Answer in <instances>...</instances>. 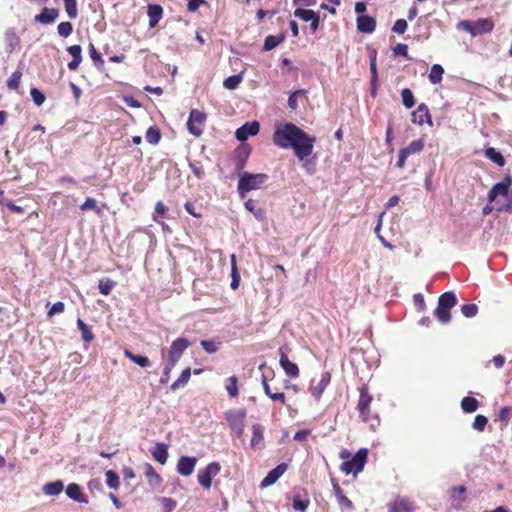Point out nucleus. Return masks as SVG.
Wrapping results in <instances>:
<instances>
[{"mask_svg":"<svg viewBox=\"0 0 512 512\" xmlns=\"http://www.w3.org/2000/svg\"><path fill=\"white\" fill-rule=\"evenodd\" d=\"M221 466L218 462L209 463L203 470H200L197 475L199 484L209 489L212 485V478L219 474Z\"/></svg>","mask_w":512,"mask_h":512,"instance_id":"obj_9","label":"nucleus"},{"mask_svg":"<svg viewBox=\"0 0 512 512\" xmlns=\"http://www.w3.org/2000/svg\"><path fill=\"white\" fill-rule=\"evenodd\" d=\"M272 140L279 148L293 149L297 159L304 161L312 154L316 138L289 122L276 125Z\"/></svg>","mask_w":512,"mask_h":512,"instance_id":"obj_1","label":"nucleus"},{"mask_svg":"<svg viewBox=\"0 0 512 512\" xmlns=\"http://www.w3.org/2000/svg\"><path fill=\"white\" fill-rule=\"evenodd\" d=\"M435 317L442 324H447L451 320V313L449 308L442 307L437 305L435 309Z\"/></svg>","mask_w":512,"mask_h":512,"instance_id":"obj_38","label":"nucleus"},{"mask_svg":"<svg viewBox=\"0 0 512 512\" xmlns=\"http://www.w3.org/2000/svg\"><path fill=\"white\" fill-rule=\"evenodd\" d=\"M30 95L34 104L38 107L41 106L46 99L44 93L35 87L31 88Z\"/></svg>","mask_w":512,"mask_h":512,"instance_id":"obj_50","label":"nucleus"},{"mask_svg":"<svg viewBox=\"0 0 512 512\" xmlns=\"http://www.w3.org/2000/svg\"><path fill=\"white\" fill-rule=\"evenodd\" d=\"M67 52L72 56V60L67 64L71 71H75L82 62V48L80 45H72L67 48Z\"/></svg>","mask_w":512,"mask_h":512,"instance_id":"obj_23","label":"nucleus"},{"mask_svg":"<svg viewBox=\"0 0 512 512\" xmlns=\"http://www.w3.org/2000/svg\"><path fill=\"white\" fill-rule=\"evenodd\" d=\"M309 500L302 499L300 496L296 495L292 500V507L298 511H305L308 508Z\"/></svg>","mask_w":512,"mask_h":512,"instance_id":"obj_51","label":"nucleus"},{"mask_svg":"<svg viewBox=\"0 0 512 512\" xmlns=\"http://www.w3.org/2000/svg\"><path fill=\"white\" fill-rule=\"evenodd\" d=\"M359 400L357 404V409L359 411V416L363 422H368L370 420V405L373 400L372 396L369 394L367 385H363L359 388Z\"/></svg>","mask_w":512,"mask_h":512,"instance_id":"obj_6","label":"nucleus"},{"mask_svg":"<svg viewBox=\"0 0 512 512\" xmlns=\"http://www.w3.org/2000/svg\"><path fill=\"white\" fill-rule=\"evenodd\" d=\"M412 121L419 125H422L425 122L429 125H432L428 107L424 103L420 104L418 108L412 113Z\"/></svg>","mask_w":512,"mask_h":512,"instance_id":"obj_22","label":"nucleus"},{"mask_svg":"<svg viewBox=\"0 0 512 512\" xmlns=\"http://www.w3.org/2000/svg\"><path fill=\"white\" fill-rule=\"evenodd\" d=\"M191 345L187 338L179 337L174 340L168 350L167 360L171 363H177L181 358L183 352Z\"/></svg>","mask_w":512,"mask_h":512,"instance_id":"obj_10","label":"nucleus"},{"mask_svg":"<svg viewBox=\"0 0 512 512\" xmlns=\"http://www.w3.org/2000/svg\"><path fill=\"white\" fill-rule=\"evenodd\" d=\"M147 14L149 17V27L154 28L162 18L163 8L158 4H150L148 5Z\"/></svg>","mask_w":512,"mask_h":512,"instance_id":"obj_25","label":"nucleus"},{"mask_svg":"<svg viewBox=\"0 0 512 512\" xmlns=\"http://www.w3.org/2000/svg\"><path fill=\"white\" fill-rule=\"evenodd\" d=\"M316 13L313 11V10H310V9H304V8H297L295 11H294V15L295 17L305 21V22H309L310 19H312V17L315 15Z\"/></svg>","mask_w":512,"mask_h":512,"instance_id":"obj_48","label":"nucleus"},{"mask_svg":"<svg viewBox=\"0 0 512 512\" xmlns=\"http://www.w3.org/2000/svg\"><path fill=\"white\" fill-rule=\"evenodd\" d=\"M66 13L70 19H74L78 15L76 0H63Z\"/></svg>","mask_w":512,"mask_h":512,"instance_id":"obj_45","label":"nucleus"},{"mask_svg":"<svg viewBox=\"0 0 512 512\" xmlns=\"http://www.w3.org/2000/svg\"><path fill=\"white\" fill-rule=\"evenodd\" d=\"M494 28V23L490 19H478L476 21L462 20L458 22L457 29L469 33L472 37L490 33Z\"/></svg>","mask_w":512,"mask_h":512,"instance_id":"obj_3","label":"nucleus"},{"mask_svg":"<svg viewBox=\"0 0 512 512\" xmlns=\"http://www.w3.org/2000/svg\"><path fill=\"white\" fill-rule=\"evenodd\" d=\"M357 28L362 33L370 34L376 28V21L371 16H358Z\"/></svg>","mask_w":512,"mask_h":512,"instance_id":"obj_24","label":"nucleus"},{"mask_svg":"<svg viewBox=\"0 0 512 512\" xmlns=\"http://www.w3.org/2000/svg\"><path fill=\"white\" fill-rule=\"evenodd\" d=\"M479 405V401L472 396H466L461 400V409L464 413H474Z\"/></svg>","mask_w":512,"mask_h":512,"instance_id":"obj_30","label":"nucleus"},{"mask_svg":"<svg viewBox=\"0 0 512 512\" xmlns=\"http://www.w3.org/2000/svg\"><path fill=\"white\" fill-rule=\"evenodd\" d=\"M288 469L286 463H280L275 468L270 470L260 483L261 488H266L273 485Z\"/></svg>","mask_w":512,"mask_h":512,"instance_id":"obj_13","label":"nucleus"},{"mask_svg":"<svg viewBox=\"0 0 512 512\" xmlns=\"http://www.w3.org/2000/svg\"><path fill=\"white\" fill-rule=\"evenodd\" d=\"M331 381V375L329 372H323L321 374V378L316 384H312L311 386V394L315 397V399L319 400Z\"/></svg>","mask_w":512,"mask_h":512,"instance_id":"obj_21","label":"nucleus"},{"mask_svg":"<svg viewBox=\"0 0 512 512\" xmlns=\"http://www.w3.org/2000/svg\"><path fill=\"white\" fill-rule=\"evenodd\" d=\"M280 359L279 363L287 376L297 378L299 376V368L297 364L290 361L287 354L282 349L279 350Z\"/></svg>","mask_w":512,"mask_h":512,"instance_id":"obj_15","label":"nucleus"},{"mask_svg":"<svg viewBox=\"0 0 512 512\" xmlns=\"http://www.w3.org/2000/svg\"><path fill=\"white\" fill-rule=\"evenodd\" d=\"M401 98H402L403 105L406 108L410 109V108H412L415 105L414 95H413L412 91L409 88H404L401 91Z\"/></svg>","mask_w":512,"mask_h":512,"instance_id":"obj_44","label":"nucleus"},{"mask_svg":"<svg viewBox=\"0 0 512 512\" xmlns=\"http://www.w3.org/2000/svg\"><path fill=\"white\" fill-rule=\"evenodd\" d=\"M251 153V149L248 145H240L233 154V161L235 165V172L240 175V173H244V168L246 166L247 160Z\"/></svg>","mask_w":512,"mask_h":512,"instance_id":"obj_11","label":"nucleus"},{"mask_svg":"<svg viewBox=\"0 0 512 512\" xmlns=\"http://www.w3.org/2000/svg\"><path fill=\"white\" fill-rule=\"evenodd\" d=\"M424 146H425V142L423 139L413 140L411 143H409L408 146H406L405 148H402L399 151V156H398V160L396 162V166L400 169L404 168L407 158L410 155L419 154L424 149Z\"/></svg>","mask_w":512,"mask_h":512,"instance_id":"obj_8","label":"nucleus"},{"mask_svg":"<svg viewBox=\"0 0 512 512\" xmlns=\"http://www.w3.org/2000/svg\"><path fill=\"white\" fill-rule=\"evenodd\" d=\"M246 415L247 412L243 408L238 409L237 411H228L226 413V420L228 421L231 430L238 437H241L244 433Z\"/></svg>","mask_w":512,"mask_h":512,"instance_id":"obj_5","label":"nucleus"},{"mask_svg":"<svg viewBox=\"0 0 512 512\" xmlns=\"http://www.w3.org/2000/svg\"><path fill=\"white\" fill-rule=\"evenodd\" d=\"M59 16V11L55 8L44 7L40 14L36 15L34 21L41 24H52Z\"/></svg>","mask_w":512,"mask_h":512,"instance_id":"obj_20","label":"nucleus"},{"mask_svg":"<svg viewBox=\"0 0 512 512\" xmlns=\"http://www.w3.org/2000/svg\"><path fill=\"white\" fill-rule=\"evenodd\" d=\"M64 490V483L62 480L48 482L42 487V492L47 496H58Z\"/></svg>","mask_w":512,"mask_h":512,"instance_id":"obj_27","label":"nucleus"},{"mask_svg":"<svg viewBox=\"0 0 512 512\" xmlns=\"http://www.w3.org/2000/svg\"><path fill=\"white\" fill-rule=\"evenodd\" d=\"M457 304V297L454 292L448 291L443 293L438 299V305L445 308H453Z\"/></svg>","mask_w":512,"mask_h":512,"instance_id":"obj_31","label":"nucleus"},{"mask_svg":"<svg viewBox=\"0 0 512 512\" xmlns=\"http://www.w3.org/2000/svg\"><path fill=\"white\" fill-rule=\"evenodd\" d=\"M116 286V282L110 278H102L99 281V291L103 295H109L113 288Z\"/></svg>","mask_w":512,"mask_h":512,"instance_id":"obj_40","label":"nucleus"},{"mask_svg":"<svg viewBox=\"0 0 512 512\" xmlns=\"http://www.w3.org/2000/svg\"><path fill=\"white\" fill-rule=\"evenodd\" d=\"M57 31L59 36L67 38L73 32V25L70 22H61L58 24Z\"/></svg>","mask_w":512,"mask_h":512,"instance_id":"obj_49","label":"nucleus"},{"mask_svg":"<svg viewBox=\"0 0 512 512\" xmlns=\"http://www.w3.org/2000/svg\"><path fill=\"white\" fill-rule=\"evenodd\" d=\"M21 76L22 73L20 71L13 72L7 81V87L11 90H16L19 87Z\"/></svg>","mask_w":512,"mask_h":512,"instance_id":"obj_54","label":"nucleus"},{"mask_svg":"<svg viewBox=\"0 0 512 512\" xmlns=\"http://www.w3.org/2000/svg\"><path fill=\"white\" fill-rule=\"evenodd\" d=\"M338 505L342 510H354V505L350 499H348L345 495L340 497L338 500Z\"/></svg>","mask_w":512,"mask_h":512,"instance_id":"obj_64","label":"nucleus"},{"mask_svg":"<svg viewBox=\"0 0 512 512\" xmlns=\"http://www.w3.org/2000/svg\"><path fill=\"white\" fill-rule=\"evenodd\" d=\"M508 194V190L505 189L504 184L496 183L488 192V201L492 203L495 201L497 196L503 195L506 196Z\"/></svg>","mask_w":512,"mask_h":512,"instance_id":"obj_36","label":"nucleus"},{"mask_svg":"<svg viewBox=\"0 0 512 512\" xmlns=\"http://www.w3.org/2000/svg\"><path fill=\"white\" fill-rule=\"evenodd\" d=\"M151 454L158 463L164 465L168 459V446L159 442L151 449Z\"/></svg>","mask_w":512,"mask_h":512,"instance_id":"obj_26","label":"nucleus"},{"mask_svg":"<svg viewBox=\"0 0 512 512\" xmlns=\"http://www.w3.org/2000/svg\"><path fill=\"white\" fill-rule=\"evenodd\" d=\"M105 476H106V484L108 487H110L112 489H117L119 487L120 478H119V475L115 471L108 470V471H106Z\"/></svg>","mask_w":512,"mask_h":512,"instance_id":"obj_43","label":"nucleus"},{"mask_svg":"<svg viewBox=\"0 0 512 512\" xmlns=\"http://www.w3.org/2000/svg\"><path fill=\"white\" fill-rule=\"evenodd\" d=\"M238 176L237 190L242 196L247 192L261 188L268 180V175L264 173L244 172Z\"/></svg>","mask_w":512,"mask_h":512,"instance_id":"obj_2","label":"nucleus"},{"mask_svg":"<svg viewBox=\"0 0 512 512\" xmlns=\"http://www.w3.org/2000/svg\"><path fill=\"white\" fill-rule=\"evenodd\" d=\"M461 312L466 318H473L478 313V306L476 304H464L461 307Z\"/></svg>","mask_w":512,"mask_h":512,"instance_id":"obj_52","label":"nucleus"},{"mask_svg":"<svg viewBox=\"0 0 512 512\" xmlns=\"http://www.w3.org/2000/svg\"><path fill=\"white\" fill-rule=\"evenodd\" d=\"M444 74V69L440 64H434L431 67L430 73L428 75L429 81L432 84H439L442 81Z\"/></svg>","mask_w":512,"mask_h":512,"instance_id":"obj_34","label":"nucleus"},{"mask_svg":"<svg viewBox=\"0 0 512 512\" xmlns=\"http://www.w3.org/2000/svg\"><path fill=\"white\" fill-rule=\"evenodd\" d=\"M484 154L490 161H492L493 163L497 164L500 167H503L506 163L502 153L495 149L494 147L486 148Z\"/></svg>","mask_w":512,"mask_h":512,"instance_id":"obj_28","label":"nucleus"},{"mask_svg":"<svg viewBox=\"0 0 512 512\" xmlns=\"http://www.w3.org/2000/svg\"><path fill=\"white\" fill-rule=\"evenodd\" d=\"M145 138L150 144H158L161 139L160 130L155 126H150L146 131Z\"/></svg>","mask_w":512,"mask_h":512,"instance_id":"obj_39","label":"nucleus"},{"mask_svg":"<svg viewBox=\"0 0 512 512\" xmlns=\"http://www.w3.org/2000/svg\"><path fill=\"white\" fill-rule=\"evenodd\" d=\"M245 208L250 211L251 213L254 214V216L259 219L260 216H261V211L260 209L257 207V204L254 200L252 199H249L245 202Z\"/></svg>","mask_w":512,"mask_h":512,"instance_id":"obj_60","label":"nucleus"},{"mask_svg":"<svg viewBox=\"0 0 512 512\" xmlns=\"http://www.w3.org/2000/svg\"><path fill=\"white\" fill-rule=\"evenodd\" d=\"M512 418V407L504 406L500 409L498 414V419L503 422L504 424H507L508 421Z\"/></svg>","mask_w":512,"mask_h":512,"instance_id":"obj_56","label":"nucleus"},{"mask_svg":"<svg viewBox=\"0 0 512 512\" xmlns=\"http://www.w3.org/2000/svg\"><path fill=\"white\" fill-rule=\"evenodd\" d=\"M187 1V10L189 12H196L200 6L208 5L206 0H186Z\"/></svg>","mask_w":512,"mask_h":512,"instance_id":"obj_61","label":"nucleus"},{"mask_svg":"<svg viewBox=\"0 0 512 512\" xmlns=\"http://www.w3.org/2000/svg\"><path fill=\"white\" fill-rule=\"evenodd\" d=\"M285 39V34L281 33L279 35H268L263 44L264 51H271L276 48L280 43H282Z\"/></svg>","mask_w":512,"mask_h":512,"instance_id":"obj_29","label":"nucleus"},{"mask_svg":"<svg viewBox=\"0 0 512 512\" xmlns=\"http://www.w3.org/2000/svg\"><path fill=\"white\" fill-rule=\"evenodd\" d=\"M407 22L405 19H398L395 21L392 31L396 34H403L407 29Z\"/></svg>","mask_w":512,"mask_h":512,"instance_id":"obj_62","label":"nucleus"},{"mask_svg":"<svg viewBox=\"0 0 512 512\" xmlns=\"http://www.w3.org/2000/svg\"><path fill=\"white\" fill-rule=\"evenodd\" d=\"M413 301L416 309L420 312H423L426 309L425 299L423 294L416 293L413 296Z\"/></svg>","mask_w":512,"mask_h":512,"instance_id":"obj_59","label":"nucleus"},{"mask_svg":"<svg viewBox=\"0 0 512 512\" xmlns=\"http://www.w3.org/2000/svg\"><path fill=\"white\" fill-rule=\"evenodd\" d=\"M368 459V449L360 448L350 460L344 461L340 469L345 474L357 475L362 472Z\"/></svg>","mask_w":512,"mask_h":512,"instance_id":"obj_4","label":"nucleus"},{"mask_svg":"<svg viewBox=\"0 0 512 512\" xmlns=\"http://www.w3.org/2000/svg\"><path fill=\"white\" fill-rule=\"evenodd\" d=\"M77 327L81 331L83 341L91 342L94 339V335L89 326L80 318L77 319Z\"/></svg>","mask_w":512,"mask_h":512,"instance_id":"obj_37","label":"nucleus"},{"mask_svg":"<svg viewBox=\"0 0 512 512\" xmlns=\"http://www.w3.org/2000/svg\"><path fill=\"white\" fill-rule=\"evenodd\" d=\"M242 80L241 74L231 75L224 80L223 86L228 90H234L240 85Z\"/></svg>","mask_w":512,"mask_h":512,"instance_id":"obj_42","label":"nucleus"},{"mask_svg":"<svg viewBox=\"0 0 512 512\" xmlns=\"http://www.w3.org/2000/svg\"><path fill=\"white\" fill-rule=\"evenodd\" d=\"M146 471L145 475L149 480V483L151 485L157 486L161 483L162 479L160 475L154 470L153 466L151 464H146Z\"/></svg>","mask_w":512,"mask_h":512,"instance_id":"obj_41","label":"nucleus"},{"mask_svg":"<svg viewBox=\"0 0 512 512\" xmlns=\"http://www.w3.org/2000/svg\"><path fill=\"white\" fill-rule=\"evenodd\" d=\"M4 41L6 45V52L11 54L20 44V37L18 36L15 28H8L4 33Z\"/></svg>","mask_w":512,"mask_h":512,"instance_id":"obj_18","label":"nucleus"},{"mask_svg":"<svg viewBox=\"0 0 512 512\" xmlns=\"http://www.w3.org/2000/svg\"><path fill=\"white\" fill-rule=\"evenodd\" d=\"M190 377H191V370H190V368H186V369H184V370L182 371V373L180 374V376L178 377V379H177V380H175V381L172 383V385H171V387H170V388H171V390H172V391H176V390H178V389H180V388L184 387V386L188 383V381H189Z\"/></svg>","mask_w":512,"mask_h":512,"instance_id":"obj_32","label":"nucleus"},{"mask_svg":"<svg viewBox=\"0 0 512 512\" xmlns=\"http://www.w3.org/2000/svg\"><path fill=\"white\" fill-rule=\"evenodd\" d=\"M189 168L192 170L193 174L198 178L202 179L204 177V169L200 162H189Z\"/></svg>","mask_w":512,"mask_h":512,"instance_id":"obj_58","label":"nucleus"},{"mask_svg":"<svg viewBox=\"0 0 512 512\" xmlns=\"http://www.w3.org/2000/svg\"><path fill=\"white\" fill-rule=\"evenodd\" d=\"M206 121V114L197 110L192 109L189 114L187 121L188 131L194 136H200L203 133V127Z\"/></svg>","mask_w":512,"mask_h":512,"instance_id":"obj_7","label":"nucleus"},{"mask_svg":"<svg viewBox=\"0 0 512 512\" xmlns=\"http://www.w3.org/2000/svg\"><path fill=\"white\" fill-rule=\"evenodd\" d=\"M176 364L175 363H171L170 361H166L165 365H164V369H163V374L160 378V383L161 384H166L168 381H169V378H170V373L172 371V369L174 368Z\"/></svg>","mask_w":512,"mask_h":512,"instance_id":"obj_55","label":"nucleus"},{"mask_svg":"<svg viewBox=\"0 0 512 512\" xmlns=\"http://www.w3.org/2000/svg\"><path fill=\"white\" fill-rule=\"evenodd\" d=\"M225 389L230 397L235 398L238 396V379L236 376L233 375L226 379Z\"/></svg>","mask_w":512,"mask_h":512,"instance_id":"obj_35","label":"nucleus"},{"mask_svg":"<svg viewBox=\"0 0 512 512\" xmlns=\"http://www.w3.org/2000/svg\"><path fill=\"white\" fill-rule=\"evenodd\" d=\"M197 459L192 456H181L177 463V472L184 477L190 476L196 466Z\"/></svg>","mask_w":512,"mask_h":512,"instance_id":"obj_14","label":"nucleus"},{"mask_svg":"<svg viewBox=\"0 0 512 512\" xmlns=\"http://www.w3.org/2000/svg\"><path fill=\"white\" fill-rule=\"evenodd\" d=\"M124 355H125V357H127L128 359H130L132 362L139 365L140 367L145 368L150 365V361L146 356L136 355L129 349L124 350Z\"/></svg>","mask_w":512,"mask_h":512,"instance_id":"obj_33","label":"nucleus"},{"mask_svg":"<svg viewBox=\"0 0 512 512\" xmlns=\"http://www.w3.org/2000/svg\"><path fill=\"white\" fill-rule=\"evenodd\" d=\"M89 55L92 61L94 62L95 66L102 67L104 65L101 53L97 51V49L92 43H90L89 45Z\"/></svg>","mask_w":512,"mask_h":512,"instance_id":"obj_47","label":"nucleus"},{"mask_svg":"<svg viewBox=\"0 0 512 512\" xmlns=\"http://www.w3.org/2000/svg\"><path fill=\"white\" fill-rule=\"evenodd\" d=\"M167 211V208L166 206L163 204V202L161 201H158L156 204H155V211H154V214H153V220L156 222V223H160V219L163 218L164 214L166 213Z\"/></svg>","mask_w":512,"mask_h":512,"instance_id":"obj_53","label":"nucleus"},{"mask_svg":"<svg viewBox=\"0 0 512 512\" xmlns=\"http://www.w3.org/2000/svg\"><path fill=\"white\" fill-rule=\"evenodd\" d=\"M68 498L78 503L87 504L88 498L83 494L81 487L77 483H70L65 489Z\"/></svg>","mask_w":512,"mask_h":512,"instance_id":"obj_19","label":"nucleus"},{"mask_svg":"<svg viewBox=\"0 0 512 512\" xmlns=\"http://www.w3.org/2000/svg\"><path fill=\"white\" fill-rule=\"evenodd\" d=\"M260 125L257 121L246 122L239 127L235 132V137L238 141L244 142L250 136H255L259 133Z\"/></svg>","mask_w":512,"mask_h":512,"instance_id":"obj_12","label":"nucleus"},{"mask_svg":"<svg viewBox=\"0 0 512 512\" xmlns=\"http://www.w3.org/2000/svg\"><path fill=\"white\" fill-rule=\"evenodd\" d=\"M80 209L82 211H86V210H97V211H99V209L97 208L96 200L94 198H91V197H87L86 198L84 203L80 206Z\"/></svg>","mask_w":512,"mask_h":512,"instance_id":"obj_63","label":"nucleus"},{"mask_svg":"<svg viewBox=\"0 0 512 512\" xmlns=\"http://www.w3.org/2000/svg\"><path fill=\"white\" fill-rule=\"evenodd\" d=\"M389 512H411L412 503L408 498L396 497L394 500L388 503Z\"/></svg>","mask_w":512,"mask_h":512,"instance_id":"obj_17","label":"nucleus"},{"mask_svg":"<svg viewBox=\"0 0 512 512\" xmlns=\"http://www.w3.org/2000/svg\"><path fill=\"white\" fill-rule=\"evenodd\" d=\"M200 345L209 354L215 353L218 350L217 343L212 340H202Z\"/></svg>","mask_w":512,"mask_h":512,"instance_id":"obj_57","label":"nucleus"},{"mask_svg":"<svg viewBox=\"0 0 512 512\" xmlns=\"http://www.w3.org/2000/svg\"><path fill=\"white\" fill-rule=\"evenodd\" d=\"M264 427L259 424H253L252 426V437L250 440V446L254 450H261L264 448Z\"/></svg>","mask_w":512,"mask_h":512,"instance_id":"obj_16","label":"nucleus"},{"mask_svg":"<svg viewBox=\"0 0 512 512\" xmlns=\"http://www.w3.org/2000/svg\"><path fill=\"white\" fill-rule=\"evenodd\" d=\"M487 424H488V418L484 415L478 414L474 418V421L472 423V428L478 432H482V431H484Z\"/></svg>","mask_w":512,"mask_h":512,"instance_id":"obj_46","label":"nucleus"}]
</instances>
